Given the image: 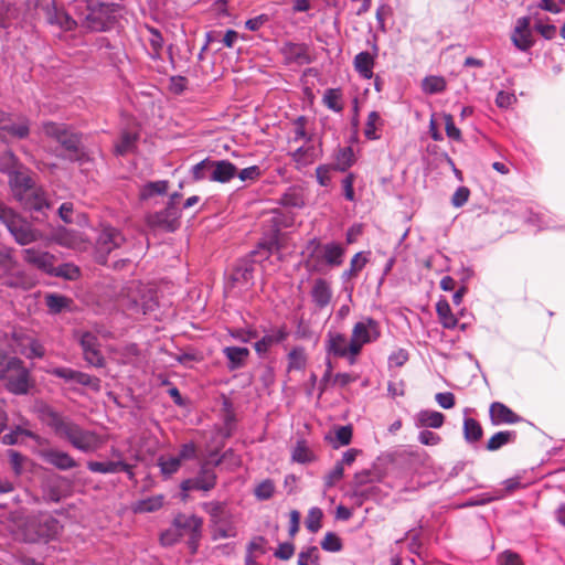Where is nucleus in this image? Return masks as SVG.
I'll return each instance as SVG.
<instances>
[{
  "label": "nucleus",
  "instance_id": "f257e3e1",
  "mask_svg": "<svg viewBox=\"0 0 565 565\" xmlns=\"http://www.w3.org/2000/svg\"><path fill=\"white\" fill-rule=\"evenodd\" d=\"M40 419L47 425L56 436L66 439L74 448L83 452L97 450L103 440L93 430L82 428L67 417L53 409L49 405L39 408Z\"/></svg>",
  "mask_w": 565,
  "mask_h": 565
},
{
  "label": "nucleus",
  "instance_id": "f03ea898",
  "mask_svg": "<svg viewBox=\"0 0 565 565\" xmlns=\"http://www.w3.org/2000/svg\"><path fill=\"white\" fill-rule=\"evenodd\" d=\"M302 265L310 274H326L328 269L343 264L345 248L335 242L322 244L319 239H310L302 252Z\"/></svg>",
  "mask_w": 565,
  "mask_h": 565
},
{
  "label": "nucleus",
  "instance_id": "7ed1b4c3",
  "mask_svg": "<svg viewBox=\"0 0 565 565\" xmlns=\"http://www.w3.org/2000/svg\"><path fill=\"white\" fill-rule=\"evenodd\" d=\"M0 222L7 227L19 245H29L42 238V233L0 201Z\"/></svg>",
  "mask_w": 565,
  "mask_h": 565
},
{
  "label": "nucleus",
  "instance_id": "20e7f679",
  "mask_svg": "<svg viewBox=\"0 0 565 565\" xmlns=\"http://www.w3.org/2000/svg\"><path fill=\"white\" fill-rule=\"evenodd\" d=\"M44 136L58 142L73 160H79L84 154L81 150V135L68 125L55 121H44L41 125Z\"/></svg>",
  "mask_w": 565,
  "mask_h": 565
},
{
  "label": "nucleus",
  "instance_id": "39448f33",
  "mask_svg": "<svg viewBox=\"0 0 565 565\" xmlns=\"http://www.w3.org/2000/svg\"><path fill=\"white\" fill-rule=\"evenodd\" d=\"M0 379L4 381L8 391L15 395L28 394L32 386L30 371L18 358L8 360L7 367L0 370Z\"/></svg>",
  "mask_w": 565,
  "mask_h": 565
},
{
  "label": "nucleus",
  "instance_id": "423d86ee",
  "mask_svg": "<svg viewBox=\"0 0 565 565\" xmlns=\"http://www.w3.org/2000/svg\"><path fill=\"white\" fill-rule=\"evenodd\" d=\"M87 14L84 19V25L96 32L105 31L110 28L115 19L114 3H102L97 0L87 1Z\"/></svg>",
  "mask_w": 565,
  "mask_h": 565
},
{
  "label": "nucleus",
  "instance_id": "0eeeda50",
  "mask_svg": "<svg viewBox=\"0 0 565 565\" xmlns=\"http://www.w3.org/2000/svg\"><path fill=\"white\" fill-rule=\"evenodd\" d=\"M381 335L379 322L366 318L353 326L351 334V356L355 358L361 353L364 344L377 340Z\"/></svg>",
  "mask_w": 565,
  "mask_h": 565
},
{
  "label": "nucleus",
  "instance_id": "6e6552de",
  "mask_svg": "<svg viewBox=\"0 0 565 565\" xmlns=\"http://www.w3.org/2000/svg\"><path fill=\"white\" fill-rule=\"evenodd\" d=\"M125 237L120 231L115 227H104L96 241L95 258L98 264L105 265L107 256L115 249L121 247L125 243Z\"/></svg>",
  "mask_w": 565,
  "mask_h": 565
},
{
  "label": "nucleus",
  "instance_id": "1a4fd4ad",
  "mask_svg": "<svg viewBox=\"0 0 565 565\" xmlns=\"http://www.w3.org/2000/svg\"><path fill=\"white\" fill-rule=\"evenodd\" d=\"M173 525L177 530L189 534L188 545L191 554H195L202 535V519L194 514L180 513L173 519Z\"/></svg>",
  "mask_w": 565,
  "mask_h": 565
},
{
  "label": "nucleus",
  "instance_id": "9d476101",
  "mask_svg": "<svg viewBox=\"0 0 565 565\" xmlns=\"http://www.w3.org/2000/svg\"><path fill=\"white\" fill-rule=\"evenodd\" d=\"M180 195L174 193L171 195L170 202L163 211L149 214L147 216V224L152 228L164 230L172 232L178 227V220L180 216L179 210L174 205V200Z\"/></svg>",
  "mask_w": 565,
  "mask_h": 565
},
{
  "label": "nucleus",
  "instance_id": "9b49d317",
  "mask_svg": "<svg viewBox=\"0 0 565 565\" xmlns=\"http://www.w3.org/2000/svg\"><path fill=\"white\" fill-rule=\"evenodd\" d=\"M77 339L83 351L84 360L92 366L103 367L105 359L99 349L100 344L97 335L89 331L78 332Z\"/></svg>",
  "mask_w": 565,
  "mask_h": 565
},
{
  "label": "nucleus",
  "instance_id": "f8f14e48",
  "mask_svg": "<svg viewBox=\"0 0 565 565\" xmlns=\"http://www.w3.org/2000/svg\"><path fill=\"white\" fill-rule=\"evenodd\" d=\"M34 530L35 536H30V541L44 540L50 541L56 539L63 531L60 521L51 515H41L29 524Z\"/></svg>",
  "mask_w": 565,
  "mask_h": 565
},
{
  "label": "nucleus",
  "instance_id": "ddd939ff",
  "mask_svg": "<svg viewBox=\"0 0 565 565\" xmlns=\"http://www.w3.org/2000/svg\"><path fill=\"white\" fill-rule=\"evenodd\" d=\"M0 277H4V284L9 287L23 285V275L18 268L17 260L12 257L11 250H0Z\"/></svg>",
  "mask_w": 565,
  "mask_h": 565
},
{
  "label": "nucleus",
  "instance_id": "4468645a",
  "mask_svg": "<svg viewBox=\"0 0 565 565\" xmlns=\"http://www.w3.org/2000/svg\"><path fill=\"white\" fill-rule=\"evenodd\" d=\"M511 41L514 46L522 52L529 51L534 45L531 19L529 17H522L516 20L511 34Z\"/></svg>",
  "mask_w": 565,
  "mask_h": 565
},
{
  "label": "nucleus",
  "instance_id": "2eb2a0df",
  "mask_svg": "<svg viewBox=\"0 0 565 565\" xmlns=\"http://www.w3.org/2000/svg\"><path fill=\"white\" fill-rule=\"evenodd\" d=\"M9 184L13 192V196L18 201H23L25 195L34 188L33 180L24 167H21L14 173L9 175Z\"/></svg>",
  "mask_w": 565,
  "mask_h": 565
},
{
  "label": "nucleus",
  "instance_id": "dca6fc26",
  "mask_svg": "<svg viewBox=\"0 0 565 565\" xmlns=\"http://www.w3.org/2000/svg\"><path fill=\"white\" fill-rule=\"evenodd\" d=\"M23 258L33 267L46 274H53L55 258L52 254L35 248H26L23 250Z\"/></svg>",
  "mask_w": 565,
  "mask_h": 565
},
{
  "label": "nucleus",
  "instance_id": "f3484780",
  "mask_svg": "<svg viewBox=\"0 0 565 565\" xmlns=\"http://www.w3.org/2000/svg\"><path fill=\"white\" fill-rule=\"evenodd\" d=\"M157 306V300L150 289H146L140 297H136V301L124 302V309L131 316L147 315L154 311Z\"/></svg>",
  "mask_w": 565,
  "mask_h": 565
},
{
  "label": "nucleus",
  "instance_id": "a211bd4d",
  "mask_svg": "<svg viewBox=\"0 0 565 565\" xmlns=\"http://www.w3.org/2000/svg\"><path fill=\"white\" fill-rule=\"evenodd\" d=\"M490 420L493 425H511L522 420V417L501 402H493L489 407Z\"/></svg>",
  "mask_w": 565,
  "mask_h": 565
},
{
  "label": "nucleus",
  "instance_id": "6ab92c4d",
  "mask_svg": "<svg viewBox=\"0 0 565 565\" xmlns=\"http://www.w3.org/2000/svg\"><path fill=\"white\" fill-rule=\"evenodd\" d=\"M44 18L47 23L57 25L65 31H71L76 26L73 20L63 9H58L54 3L46 4L43 8Z\"/></svg>",
  "mask_w": 565,
  "mask_h": 565
},
{
  "label": "nucleus",
  "instance_id": "aec40b11",
  "mask_svg": "<svg viewBox=\"0 0 565 565\" xmlns=\"http://www.w3.org/2000/svg\"><path fill=\"white\" fill-rule=\"evenodd\" d=\"M42 459L60 470H70L77 467L76 460L65 451L45 449L41 451Z\"/></svg>",
  "mask_w": 565,
  "mask_h": 565
},
{
  "label": "nucleus",
  "instance_id": "412c9836",
  "mask_svg": "<svg viewBox=\"0 0 565 565\" xmlns=\"http://www.w3.org/2000/svg\"><path fill=\"white\" fill-rule=\"evenodd\" d=\"M211 174L209 179L213 182H230L237 173V168L228 160H211Z\"/></svg>",
  "mask_w": 565,
  "mask_h": 565
},
{
  "label": "nucleus",
  "instance_id": "4be33fe9",
  "mask_svg": "<svg viewBox=\"0 0 565 565\" xmlns=\"http://www.w3.org/2000/svg\"><path fill=\"white\" fill-rule=\"evenodd\" d=\"M310 295L315 306L319 309H324L331 302L332 289L326 279L318 278L313 281Z\"/></svg>",
  "mask_w": 565,
  "mask_h": 565
},
{
  "label": "nucleus",
  "instance_id": "5701e85b",
  "mask_svg": "<svg viewBox=\"0 0 565 565\" xmlns=\"http://www.w3.org/2000/svg\"><path fill=\"white\" fill-rule=\"evenodd\" d=\"M328 351L340 358L350 356L351 362L354 361V358L351 356V339L348 340L342 333L328 335Z\"/></svg>",
  "mask_w": 565,
  "mask_h": 565
},
{
  "label": "nucleus",
  "instance_id": "b1692460",
  "mask_svg": "<svg viewBox=\"0 0 565 565\" xmlns=\"http://www.w3.org/2000/svg\"><path fill=\"white\" fill-rule=\"evenodd\" d=\"M288 337V331L286 327H280L276 330H273L270 333L264 335L260 340H258L254 348L258 354L266 353L273 345L278 344L285 341Z\"/></svg>",
  "mask_w": 565,
  "mask_h": 565
},
{
  "label": "nucleus",
  "instance_id": "393cba45",
  "mask_svg": "<svg viewBox=\"0 0 565 565\" xmlns=\"http://www.w3.org/2000/svg\"><path fill=\"white\" fill-rule=\"evenodd\" d=\"M223 353L228 360L227 366L232 371L243 367L249 356V350L241 347H226L223 349Z\"/></svg>",
  "mask_w": 565,
  "mask_h": 565
},
{
  "label": "nucleus",
  "instance_id": "a878e982",
  "mask_svg": "<svg viewBox=\"0 0 565 565\" xmlns=\"http://www.w3.org/2000/svg\"><path fill=\"white\" fill-rule=\"evenodd\" d=\"M354 68L364 78L373 77V67L375 64L374 56L369 52H360L354 57Z\"/></svg>",
  "mask_w": 565,
  "mask_h": 565
},
{
  "label": "nucleus",
  "instance_id": "bb28decb",
  "mask_svg": "<svg viewBox=\"0 0 565 565\" xmlns=\"http://www.w3.org/2000/svg\"><path fill=\"white\" fill-rule=\"evenodd\" d=\"M282 53L287 57H289L294 61L300 62V63H309L310 62L309 49L303 43H292V42L285 43L282 46Z\"/></svg>",
  "mask_w": 565,
  "mask_h": 565
},
{
  "label": "nucleus",
  "instance_id": "cd10ccee",
  "mask_svg": "<svg viewBox=\"0 0 565 565\" xmlns=\"http://www.w3.org/2000/svg\"><path fill=\"white\" fill-rule=\"evenodd\" d=\"M164 503V495L157 494L134 503L132 511L135 513H151L160 510Z\"/></svg>",
  "mask_w": 565,
  "mask_h": 565
},
{
  "label": "nucleus",
  "instance_id": "c85d7f7f",
  "mask_svg": "<svg viewBox=\"0 0 565 565\" xmlns=\"http://www.w3.org/2000/svg\"><path fill=\"white\" fill-rule=\"evenodd\" d=\"M138 135L131 131H122L118 141L115 143V153L126 156L137 148Z\"/></svg>",
  "mask_w": 565,
  "mask_h": 565
},
{
  "label": "nucleus",
  "instance_id": "c756f323",
  "mask_svg": "<svg viewBox=\"0 0 565 565\" xmlns=\"http://www.w3.org/2000/svg\"><path fill=\"white\" fill-rule=\"evenodd\" d=\"M0 130L7 131L14 138L24 139L30 134V121L26 118H21L19 122H11L9 117H7Z\"/></svg>",
  "mask_w": 565,
  "mask_h": 565
},
{
  "label": "nucleus",
  "instance_id": "7c9ffc66",
  "mask_svg": "<svg viewBox=\"0 0 565 565\" xmlns=\"http://www.w3.org/2000/svg\"><path fill=\"white\" fill-rule=\"evenodd\" d=\"M322 103L328 109L334 113H341L344 109L342 90L340 88L326 89Z\"/></svg>",
  "mask_w": 565,
  "mask_h": 565
},
{
  "label": "nucleus",
  "instance_id": "2f4dec72",
  "mask_svg": "<svg viewBox=\"0 0 565 565\" xmlns=\"http://www.w3.org/2000/svg\"><path fill=\"white\" fill-rule=\"evenodd\" d=\"M87 468L92 472H98V473H116L120 470H127V463L124 461H88Z\"/></svg>",
  "mask_w": 565,
  "mask_h": 565
},
{
  "label": "nucleus",
  "instance_id": "473e14b6",
  "mask_svg": "<svg viewBox=\"0 0 565 565\" xmlns=\"http://www.w3.org/2000/svg\"><path fill=\"white\" fill-rule=\"evenodd\" d=\"M367 262H369L367 257L362 252L354 254L350 260L349 269H347L342 273L341 278L344 281H349V280L358 277V275L365 267Z\"/></svg>",
  "mask_w": 565,
  "mask_h": 565
},
{
  "label": "nucleus",
  "instance_id": "72a5a7b5",
  "mask_svg": "<svg viewBox=\"0 0 565 565\" xmlns=\"http://www.w3.org/2000/svg\"><path fill=\"white\" fill-rule=\"evenodd\" d=\"M436 311L440 323L444 328L452 329L457 326L458 320L452 315L451 308L446 299H440L436 305Z\"/></svg>",
  "mask_w": 565,
  "mask_h": 565
},
{
  "label": "nucleus",
  "instance_id": "f704fd0d",
  "mask_svg": "<svg viewBox=\"0 0 565 565\" xmlns=\"http://www.w3.org/2000/svg\"><path fill=\"white\" fill-rule=\"evenodd\" d=\"M445 416L436 411H422L418 414V426L440 428L444 425Z\"/></svg>",
  "mask_w": 565,
  "mask_h": 565
},
{
  "label": "nucleus",
  "instance_id": "c9c22d12",
  "mask_svg": "<svg viewBox=\"0 0 565 565\" xmlns=\"http://www.w3.org/2000/svg\"><path fill=\"white\" fill-rule=\"evenodd\" d=\"M355 162L353 149L351 147L340 148L335 156L333 170L347 171Z\"/></svg>",
  "mask_w": 565,
  "mask_h": 565
},
{
  "label": "nucleus",
  "instance_id": "e433bc0d",
  "mask_svg": "<svg viewBox=\"0 0 565 565\" xmlns=\"http://www.w3.org/2000/svg\"><path fill=\"white\" fill-rule=\"evenodd\" d=\"M198 490L210 491L216 484V473L213 469L207 468L206 465L202 466L198 477L194 478Z\"/></svg>",
  "mask_w": 565,
  "mask_h": 565
},
{
  "label": "nucleus",
  "instance_id": "4c0bfd02",
  "mask_svg": "<svg viewBox=\"0 0 565 565\" xmlns=\"http://www.w3.org/2000/svg\"><path fill=\"white\" fill-rule=\"evenodd\" d=\"M20 202L25 209L34 211H42L44 207L49 206L44 194L35 188H33L32 191L25 195L24 200Z\"/></svg>",
  "mask_w": 565,
  "mask_h": 565
},
{
  "label": "nucleus",
  "instance_id": "58836bf2",
  "mask_svg": "<svg viewBox=\"0 0 565 565\" xmlns=\"http://www.w3.org/2000/svg\"><path fill=\"white\" fill-rule=\"evenodd\" d=\"M516 434L511 430H502L495 433L493 436L490 437V439L487 443V450L489 451H495L503 447L504 445L509 443H513L515 440Z\"/></svg>",
  "mask_w": 565,
  "mask_h": 565
},
{
  "label": "nucleus",
  "instance_id": "ea45409f",
  "mask_svg": "<svg viewBox=\"0 0 565 565\" xmlns=\"http://www.w3.org/2000/svg\"><path fill=\"white\" fill-rule=\"evenodd\" d=\"M21 167H23V164L11 150L4 151L0 154V172L9 177Z\"/></svg>",
  "mask_w": 565,
  "mask_h": 565
},
{
  "label": "nucleus",
  "instance_id": "a19ab883",
  "mask_svg": "<svg viewBox=\"0 0 565 565\" xmlns=\"http://www.w3.org/2000/svg\"><path fill=\"white\" fill-rule=\"evenodd\" d=\"M483 429L480 423L471 417L463 420V436L469 443H477L482 438Z\"/></svg>",
  "mask_w": 565,
  "mask_h": 565
},
{
  "label": "nucleus",
  "instance_id": "79ce46f5",
  "mask_svg": "<svg viewBox=\"0 0 565 565\" xmlns=\"http://www.w3.org/2000/svg\"><path fill=\"white\" fill-rule=\"evenodd\" d=\"M307 365V354L303 348L296 347L288 353V371H302Z\"/></svg>",
  "mask_w": 565,
  "mask_h": 565
},
{
  "label": "nucleus",
  "instance_id": "37998d69",
  "mask_svg": "<svg viewBox=\"0 0 565 565\" xmlns=\"http://www.w3.org/2000/svg\"><path fill=\"white\" fill-rule=\"evenodd\" d=\"M291 158L298 169L307 167L315 162L316 153L313 147H299L292 153Z\"/></svg>",
  "mask_w": 565,
  "mask_h": 565
},
{
  "label": "nucleus",
  "instance_id": "c03bdc74",
  "mask_svg": "<svg viewBox=\"0 0 565 565\" xmlns=\"http://www.w3.org/2000/svg\"><path fill=\"white\" fill-rule=\"evenodd\" d=\"M169 182L168 181H154L145 184L140 191V199L147 200L154 194H164L168 191Z\"/></svg>",
  "mask_w": 565,
  "mask_h": 565
},
{
  "label": "nucleus",
  "instance_id": "a18cd8bd",
  "mask_svg": "<svg viewBox=\"0 0 565 565\" xmlns=\"http://www.w3.org/2000/svg\"><path fill=\"white\" fill-rule=\"evenodd\" d=\"M292 460L299 463H308L315 461L316 457L305 441H298L292 450Z\"/></svg>",
  "mask_w": 565,
  "mask_h": 565
},
{
  "label": "nucleus",
  "instance_id": "49530a36",
  "mask_svg": "<svg viewBox=\"0 0 565 565\" xmlns=\"http://www.w3.org/2000/svg\"><path fill=\"white\" fill-rule=\"evenodd\" d=\"M383 125L381 116L377 111H371L367 116V120L364 128V136L369 140H376L380 137L376 135V130Z\"/></svg>",
  "mask_w": 565,
  "mask_h": 565
},
{
  "label": "nucleus",
  "instance_id": "de8ad7c7",
  "mask_svg": "<svg viewBox=\"0 0 565 565\" xmlns=\"http://www.w3.org/2000/svg\"><path fill=\"white\" fill-rule=\"evenodd\" d=\"M446 81L441 76H428L423 81V89L427 94H437L446 89Z\"/></svg>",
  "mask_w": 565,
  "mask_h": 565
},
{
  "label": "nucleus",
  "instance_id": "09e8293b",
  "mask_svg": "<svg viewBox=\"0 0 565 565\" xmlns=\"http://www.w3.org/2000/svg\"><path fill=\"white\" fill-rule=\"evenodd\" d=\"M148 31L150 33V36H149V44L151 46L150 55L152 58L157 60L161 55V51L163 47V38H162L161 33L159 32V30H157L152 26H148Z\"/></svg>",
  "mask_w": 565,
  "mask_h": 565
},
{
  "label": "nucleus",
  "instance_id": "8fccbe9b",
  "mask_svg": "<svg viewBox=\"0 0 565 565\" xmlns=\"http://www.w3.org/2000/svg\"><path fill=\"white\" fill-rule=\"evenodd\" d=\"M45 302L51 312L60 313L68 307L71 300L61 295L50 294L45 297Z\"/></svg>",
  "mask_w": 565,
  "mask_h": 565
},
{
  "label": "nucleus",
  "instance_id": "3c124183",
  "mask_svg": "<svg viewBox=\"0 0 565 565\" xmlns=\"http://www.w3.org/2000/svg\"><path fill=\"white\" fill-rule=\"evenodd\" d=\"M298 565H319L320 553L317 546H310L298 554Z\"/></svg>",
  "mask_w": 565,
  "mask_h": 565
},
{
  "label": "nucleus",
  "instance_id": "603ef678",
  "mask_svg": "<svg viewBox=\"0 0 565 565\" xmlns=\"http://www.w3.org/2000/svg\"><path fill=\"white\" fill-rule=\"evenodd\" d=\"M158 466L160 467L162 475H164L166 477H169L179 470V468L181 466V461H180V458H178V457L161 456L158 459Z\"/></svg>",
  "mask_w": 565,
  "mask_h": 565
},
{
  "label": "nucleus",
  "instance_id": "864d4df0",
  "mask_svg": "<svg viewBox=\"0 0 565 565\" xmlns=\"http://www.w3.org/2000/svg\"><path fill=\"white\" fill-rule=\"evenodd\" d=\"M321 548L326 552H340L343 548L341 539L333 532H327L321 541Z\"/></svg>",
  "mask_w": 565,
  "mask_h": 565
},
{
  "label": "nucleus",
  "instance_id": "5fc2aeb1",
  "mask_svg": "<svg viewBox=\"0 0 565 565\" xmlns=\"http://www.w3.org/2000/svg\"><path fill=\"white\" fill-rule=\"evenodd\" d=\"M322 516L323 513L320 508H311L306 519L307 529L312 533H317L321 529Z\"/></svg>",
  "mask_w": 565,
  "mask_h": 565
},
{
  "label": "nucleus",
  "instance_id": "6e6d98bb",
  "mask_svg": "<svg viewBox=\"0 0 565 565\" xmlns=\"http://www.w3.org/2000/svg\"><path fill=\"white\" fill-rule=\"evenodd\" d=\"M146 288H141L139 285L132 284L125 288L119 297V303L124 308V302L136 301V297H140Z\"/></svg>",
  "mask_w": 565,
  "mask_h": 565
},
{
  "label": "nucleus",
  "instance_id": "4d7b16f0",
  "mask_svg": "<svg viewBox=\"0 0 565 565\" xmlns=\"http://www.w3.org/2000/svg\"><path fill=\"white\" fill-rule=\"evenodd\" d=\"M8 457L14 475L21 476L23 472L24 462L26 461V457L13 449L8 450Z\"/></svg>",
  "mask_w": 565,
  "mask_h": 565
},
{
  "label": "nucleus",
  "instance_id": "13d9d810",
  "mask_svg": "<svg viewBox=\"0 0 565 565\" xmlns=\"http://www.w3.org/2000/svg\"><path fill=\"white\" fill-rule=\"evenodd\" d=\"M275 492V484L271 480L266 479L256 486L254 494L259 500H268Z\"/></svg>",
  "mask_w": 565,
  "mask_h": 565
},
{
  "label": "nucleus",
  "instance_id": "bf43d9fd",
  "mask_svg": "<svg viewBox=\"0 0 565 565\" xmlns=\"http://www.w3.org/2000/svg\"><path fill=\"white\" fill-rule=\"evenodd\" d=\"M74 382L83 386L90 387L95 391H99L100 388V380L98 377L92 376L81 371H76Z\"/></svg>",
  "mask_w": 565,
  "mask_h": 565
},
{
  "label": "nucleus",
  "instance_id": "052dcab7",
  "mask_svg": "<svg viewBox=\"0 0 565 565\" xmlns=\"http://www.w3.org/2000/svg\"><path fill=\"white\" fill-rule=\"evenodd\" d=\"M53 274L70 280L77 279L81 275L79 268L73 264H63L54 268Z\"/></svg>",
  "mask_w": 565,
  "mask_h": 565
},
{
  "label": "nucleus",
  "instance_id": "680f3d73",
  "mask_svg": "<svg viewBox=\"0 0 565 565\" xmlns=\"http://www.w3.org/2000/svg\"><path fill=\"white\" fill-rule=\"evenodd\" d=\"M280 203L288 207H302L305 205V200L298 192L288 191L280 198Z\"/></svg>",
  "mask_w": 565,
  "mask_h": 565
},
{
  "label": "nucleus",
  "instance_id": "e2e57ef3",
  "mask_svg": "<svg viewBox=\"0 0 565 565\" xmlns=\"http://www.w3.org/2000/svg\"><path fill=\"white\" fill-rule=\"evenodd\" d=\"M444 120L447 137L456 141H461V131L459 128L456 127L452 115L445 114Z\"/></svg>",
  "mask_w": 565,
  "mask_h": 565
},
{
  "label": "nucleus",
  "instance_id": "0e129e2a",
  "mask_svg": "<svg viewBox=\"0 0 565 565\" xmlns=\"http://www.w3.org/2000/svg\"><path fill=\"white\" fill-rule=\"evenodd\" d=\"M204 509L212 518V521L215 523L221 522L223 514L225 512L224 504L217 501L205 503Z\"/></svg>",
  "mask_w": 565,
  "mask_h": 565
},
{
  "label": "nucleus",
  "instance_id": "69168bd1",
  "mask_svg": "<svg viewBox=\"0 0 565 565\" xmlns=\"http://www.w3.org/2000/svg\"><path fill=\"white\" fill-rule=\"evenodd\" d=\"M20 353L29 359L43 358L45 350L36 340L30 339L28 349L21 350Z\"/></svg>",
  "mask_w": 565,
  "mask_h": 565
},
{
  "label": "nucleus",
  "instance_id": "338daca9",
  "mask_svg": "<svg viewBox=\"0 0 565 565\" xmlns=\"http://www.w3.org/2000/svg\"><path fill=\"white\" fill-rule=\"evenodd\" d=\"M43 499L47 502L57 503L62 499L61 489L57 484L46 483L43 487Z\"/></svg>",
  "mask_w": 565,
  "mask_h": 565
},
{
  "label": "nucleus",
  "instance_id": "774afa93",
  "mask_svg": "<svg viewBox=\"0 0 565 565\" xmlns=\"http://www.w3.org/2000/svg\"><path fill=\"white\" fill-rule=\"evenodd\" d=\"M344 469L342 463H335L333 469L324 477L326 488H332L343 478Z\"/></svg>",
  "mask_w": 565,
  "mask_h": 565
}]
</instances>
